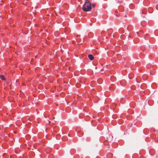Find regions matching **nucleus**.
<instances>
[{"mask_svg": "<svg viewBox=\"0 0 158 158\" xmlns=\"http://www.w3.org/2000/svg\"><path fill=\"white\" fill-rule=\"evenodd\" d=\"M110 80L112 81H114L116 80V78L114 76H111L110 77Z\"/></svg>", "mask_w": 158, "mask_h": 158, "instance_id": "0eeeda50", "label": "nucleus"}, {"mask_svg": "<svg viewBox=\"0 0 158 158\" xmlns=\"http://www.w3.org/2000/svg\"><path fill=\"white\" fill-rule=\"evenodd\" d=\"M109 143V139H108L106 140L103 142V144L105 145H108Z\"/></svg>", "mask_w": 158, "mask_h": 158, "instance_id": "39448f33", "label": "nucleus"}, {"mask_svg": "<svg viewBox=\"0 0 158 158\" xmlns=\"http://www.w3.org/2000/svg\"><path fill=\"white\" fill-rule=\"evenodd\" d=\"M66 136H63L62 138V139L63 140V141H66Z\"/></svg>", "mask_w": 158, "mask_h": 158, "instance_id": "ddd939ff", "label": "nucleus"}, {"mask_svg": "<svg viewBox=\"0 0 158 158\" xmlns=\"http://www.w3.org/2000/svg\"><path fill=\"white\" fill-rule=\"evenodd\" d=\"M141 24L142 26H145L146 25V23L144 21L141 22Z\"/></svg>", "mask_w": 158, "mask_h": 158, "instance_id": "6e6552de", "label": "nucleus"}, {"mask_svg": "<svg viewBox=\"0 0 158 158\" xmlns=\"http://www.w3.org/2000/svg\"><path fill=\"white\" fill-rule=\"evenodd\" d=\"M91 7H92L93 8H94L95 6V5L94 4H91Z\"/></svg>", "mask_w": 158, "mask_h": 158, "instance_id": "2eb2a0df", "label": "nucleus"}, {"mask_svg": "<svg viewBox=\"0 0 158 158\" xmlns=\"http://www.w3.org/2000/svg\"><path fill=\"white\" fill-rule=\"evenodd\" d=\"M147 10L146 9H144L143 10L142 13L143 14H145L147 13Z\"/></svg>", "mask_w": 158, "mask_h": 158, "instance_id": "9b49d317", "label": "nucleus"}, {"mask_svg": "<svg viewBox=\"0 0 158 158\" xmlns=\"http://www.w3.org/2000/svg\"><path fill=\"white\" fill-rule=\"evenodd\" d=\"M101 139H102V138H101H101H100V139H99V140H100V141H101Z\"/></svg>", "mask_w": 158, "mask_h": 158, "instance_id": "dca6fc26", "label": "nucleus"}, {"mask_svg": "<svg viewBox=\"0 0 158 158\" xmlns=\"http://www.w3.org/2000/svg\"><path fill=\"white\" fill-rule=\"evenodd\" d=\"M88 56L90 60H93L94 59V57L91 54L89 55Z\"/></svg>", "mask_w": 158, "mask_h": 158, "instance_id": "20e7f679", "label": "nucleus"}, {"mask_svg": "<svg viewBox=\"0 0 158 158\" xmlns=\"http://www.w3.org/2000/svg\"><path fill=\"white\" fill-rule=\"evenodd\" d=\"M82 9L85 11H90L91 9V3L89 2H86L83 5Z\"/></svg>", "mask_w": 158, "mask_h": 158, "instance_id": "f257e3e1", "label": "nucleus"}, {"mask_svg": "<svg viewBox=\"0 0 158 158\" xmlns=\"http://www.w3.org/2000/svg\"><path fill=\"white\" fill-rule=\"evenodd\" d=\"M106 156L107 158H112L113 154L111 153H108L107 154Z\"/></svg>", "mask_w": 158, "mask_h": 158, "instance_id": "7ed1b4c3", "label": "nucleus"}, {"mask_svg": "<svg viewBox=\"0 0 158 158\" xmlns=\"http://www.w3.org/2000/svg\"><path fill=\"white\" fill-rule=\"evenodd\" d=\"M112 32V30L111 29H108L107 30V32L109 35H111Z\"/></svg>", "mask_w": 158, "mask_h": 158, "instance_id": "423d86ee", "label": "nucleus"}, {"mask_svg": "<svg viewBox=\"0 0 158 158\" xmlns=\"http://www.w3.org/2000/svg\"><path fill=\"white\" fill-rule=\"evenodd\" d=\"M68 136H69L70 137V135H69V134H68Z\"/></svg>", "mask_w": 158, "mask_h": 158, "instance_id": "f3484780", "label": "nucleus"}, {"mask_svg": "<svg viewBox=\"0 0 158 158\" xmlns=\"http://www.w3.org/2000/svg\"><path fill=\"white\" fill-rule=\"evenodd\" d=\"M136 81L138 83H139L140 82V81L138 78H136Z\"/></svg>", "mask_w": 158, "mask_h": 158, "instance_id": "4468645a", "label": "nucleus"}, {"mask_svg": "<svg viewBox=\"0 0 158 158\" xmlns=\"http://www.w3.org/2000/svg\"><path fill=\"white\" fill-rule=\"evenodd\" d=\"M102 79H99L97 80V82L99 84H100L102 83Z\"/></svg>", "mask_w": 158, "mask_h": 158, "instance_id": "9d476101", "label": "nucleus"}, {"mask_svg": "<svg viewBox=\"0 0 158 158\" xmlns=\"http://www.w3.org/2000/svg\"><path fill=\"white\" fill-rule=\"evenodd\" d=\"M120 83L122 86H124L126 85V82L125 80H123L120 81Z\"/></svg>", "mask_w": 158, "mask_h": 158, "instance_id": "f03ea898", "label": "nucleus"}, {"mask_svg": "<svg viewBox=\"0 0 158 158\" xmlns=\"http://www.w3.org/2000/svg\"><path fill=\"white\" fill-rule=\"evenodd\" d=\"M0 78L1 80L3 81L5 80V79L4 77L2 75H1L0 76Z\"/></svg>", "mask_w": 158, "mask_h": 158, "instance_id": "1a4fd4ad", "label": "nucleus"}, {"mask_svg": "<svg viewBox=\"0 0 158 158\" xmlns=\"http://www.w3.org/2000/svg\"><path fill=\"white\" fill-rule=\"evenodd\" d=\"M148 37H149V35H148V34H147L145 35V37H144V38H145V39L146 40H147V39H148Z\"/></svg>", "mask_w": 158, "mask_h": 158, "instance_id": "f8f14e48", "label": "nucleus"}, {"mask_svg": "<svg viewBox=\"0 0 158 158\" xmlns=\"http://www.w3.org/2000/svg\"><path fill=\"white\" fill-rule=\"evenodd\" d=\"M90 26L92 25V24H91V23H90Z\"/></svg>", "mask_w": 158, "mask_h": 158, "instance_id": "a211bd4d", "label": "nucleus"}]
</instances>
